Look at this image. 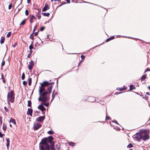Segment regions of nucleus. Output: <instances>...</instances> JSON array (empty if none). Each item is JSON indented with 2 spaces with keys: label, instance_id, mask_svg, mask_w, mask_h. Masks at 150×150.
<instances>
[{
  "label": "nucleus",
  "instance_id": "obj_24",
  "mask_svg": "<svg viewBox=\"0 0 150 150\" xmlns=\"http://www.w3.org/2000/svg\"><path fill=\"white\" fill-rule=\"evenodd\" d=\"M68 144L70 146H74L75 145V143L72 142H69Z\"/></svg>",
  "mask_w": 150,
  "mask_h": 150
},
{
  "label": "nucleus",
  "instance_id": "obj_41",
  "mask_svg": "<svg viewBox=\"0 0 150 150\" xmlns=\"http://www.w3.org/2000/svg\"><path fill=\"white\" fill-rule=\"evenodd\" d=\"M112 40V38H109L107 39L106 40V41L108 42L110 41V40Z\"/></svg>",
  "mask_w": 150,
  "mask_h": 150
},
{
  "label": "nucleus",
  "instance_id": "obj_58",
  "mask_svg": "<svg viewBox=\"0 0 150 150\" xmlns=\"http://www.w3.org/2000/svg\"><path fill=\"white\" fill-rule=\"evenodd\" d=\"M110 38H112V40L114 38V37L113 36H112V37H110Z\"/></svg>",
  "mask_w": 150,
  "mask_h": 150
},
{
  "label": "nucleus",
  "instance_id": "obj_52",
  "mask_svg": "<svg viewBox=\"0 0 150 150\" xmlns=\"http://www.w3.org/2000/svg\"><path fill=\"white\" fill-rule=\"evenodd\" d=\"M67 1V3H70V0H66Z\"/></svg>",
  "mask_w": 150,
  "mask_h": 150
},
{
  "label": "nucleus",
  "instance_id": "obj_14",
  "mask_svg": "<svg viewBox=\"0 0 150 150\" xmlns=\"http://www.w3.org/2000/svg\"><path fill=\"white\" fill-rule=\"evenodd\" d=\"M49 84H51V83H49L48 81H45L41 84V85L43 86H48Z\"/></svg>",
  "mask_w": 150,
  "mask_h": 150
},
{
  "label": "nucleus",
  "instance_id": "obj_35",
  "mask_svg": "<svg viewBox=\"0 0 150 150\" xmlns=\"http://www.w3.org/2000/svg\"><path fill=\"white\" fill-rule=\"evenodd\" d=\"M5 64V61H4L3 60L1 63V66H4V64Z\"/></svg>",
  "mask_w": 150,
  "mask_h": 150
},
{
  "label": "nucleus",
  "instance_id": "obj_6",
  "mask_svg": "<svg viewBox=\"0 0 150 150\" xmlns=\"http://www.w3.org/2000/svg\"><path fill=\"white\" fill-rule=\"evenodd\" d=\"M41 126V125L40 124L38 123H35L33 125V129L34 130H37Z\"/></svg>",
  "mask_w": 150,
  "mask_h": 150
},
{
  "label": "nucleus",
  "instance_id": "obj_50",
  "mask_svg": "<svg viewBox=\"0 0 150 150\" xmlns=\"http://www.w3.org/2000/svg\"><path fill=\"white\" fill-rule=\"evenodd\" d=\"M110 118L109 117V116H108V117L106 116V120H109V119H110Z\"/></svg>",
  "mask_w": 150,
  "mask_h": 150
},
{
  "label": "nucleus",
  "instance_id": "obj_46",
  "mask_svg": "<svg viewBox=\"0 0 150 150\" xmlns=\"http://www.w3.org/2000/svg\"><path fill=\"white\" fill-rule=\"evenodd\" d=\"M56 147L58 149H60V146H59V145H56Z\"/></svg>",
  "mask_w": 150,
  "mask_h": 150
},
{
  "label": "nucleus",
  "instance_id": "obj_37",
  "mask_svg": "<svg viewBox=\"0 0 150 150\" xmlns=\"http://www.w3.org/2000/svg\"><path fill=\"white\" fill-rule=\"evenodd\" d=\"M12 6V4H11L9 5L8 6V9H11V8Z\"/></svg>",
  "mask_w": 150,
  "mask_h": 150
},
{
  "label": "nucleus",
  "instance_id": "obj_7",
  "mask_svg": "<svg viewBox=\"0 0 150 150\" xmlns=\"http://www.w3.org/2000/svg\"><path fill=\"white\" fill-rule=\"evenodd\" d=\"M29 63L30 64L28 66V69L31 70L32 69V67L34 65V62L32 60H31Z\"/></svg>",
  "mask_w": 150,
  "mask_h": 150
},
{
  "label": "nucleus",
  "instance_id": "obj_9",
  "mask_svg": "<svg viewBox=\"0 0 150 150\" xmlns=\"http://www.w3.org/2000/svg\"><path fill=\"white\" fill-rule=\"evenodd\" d=\"M45 91V87L41 85V86L40 87L39 90V93H41L44 92Z\"/></svg>",
  "mask_w": 150,
  "mask_h": 150
},
{
  "label": "nucleus",
  "instance_id": "obj_42",
  "mask_svg": "<svg viewBox=\"0 0 150 150\" xmlns=\"http://www.w3.org/2000/svg\"><path fill=\"white\" fill-rule=\"evenodd\" d=\"M45 28L44 27H42L40 28V31H42Z\"/></svg>",
  "mask_w": 150,
  "mask_h": 150
},
{
  "label": "nucleus",
  "instance_id": "obj_18",
  "mask_svg": "<svg viewBox=\"0 0 150 150\" xmlns=\"http://www.w3.org/2000/svg\"><path fill=\"white\" fill-rule=\"evenodd\" d=\"M5 38L4 37H2L1 39V44H2L4 43L5 40Z\"/></svg>",
  "mask_w": 150,
  "mask_h": 150
},
{
  "label": "nucleus",
  "instance_id": "obj_63",
  "mask_svg": "<svg viewBox=\"0 0 150 150\" xmlns=\"http://www.w3.org/2000/svg\"><path fill=\"white\" fill-rule=\"evenodd\" d=\"M52 1H59V0H51Z\"/></svg>",
  "mask_w": 150,
  "mask_h": 150
},
{
  "label": "nucleus",
  "instance_id": "obj_30",
  "mask_svg": "<svg viewBox=\"0 0 150 150\" xmlns=\"http://www.w3.org/2000/svg\"><path fill=\"white\" fill-rule=\"evenodd\" d=\"M11 32H9L6 35L7 37L8 38V37H10L11 35Z\"/></svg>",
  "mask_w": 150,
  "mask_h": 150
},
{
  "label": "nucleus",
  "instance_id": "obj_64",
  "mask_svg": "<svg viewBox=\"0 0 150 150\" xmlns=\"http://www.w3.org/2000/svg\"><path fill=\"white\" fill-rule=\"evenodd\" d=\"M11 127H12V125L11 124H10V125H9Z\"/></svg>",
  "mask_w": 150,
  "mask_h": 150
},
{
  "label": "nucleus",
  "instance_id": "obj_57",
  "mask_svg": "<svg viewBox=\"0 0 150 150\" xmlns=\"http://www.w3.org/2000/svg\"><path fill=\"white\" fill-rule=\"evenodd\" d=\"M29 52H30V54H31L32 53V51L31 50H30Z\"/></svg>",
  "mask_w": 150,
  "mask_h": 150
},
{
  "label": "nucleus",
  "instance_id": "obj_17",
  "mask_svg": "<svg viewBox=\"0 0 150 150\" xmlns=\"http://www.w3.org/2000/svg\"><path fill=\"white\" fill-rule=\"evenodd\" d=\"M35 18V17L34 16L32 15L31 16L30 18V22L31 23H32L33 22V20Z\"/></svg>",
  "mask_w": 150,
  "mask_h": 150
},
{
  "label": "nucleus",
  "instance_id": "obj_34",
  "mask_svg": "<svg viewBox=\"0 0 150 150\" xmlns=\"http://www.w3.org/2000/svg\"><path fill=\"white\" fill-rule=\"evenodd\" d=\"M29 12L26 9L25 11V14L26 16H28V15Z\"/></svg>",
  "mask_w": 150,
  "mask_h": 150
},
{
  "label": "nucleus",
  "instance_id": "obj_12",
  "mask_svg": "<svg viewBox=\"0 0 150 150\" xmlns=\"http://www.w3.org/2000/svg\"><path fill=\"white\" fill-rule=\"evenodd\" d=\"M50 144H51V145L50 146V149H51V150H55V148L54 147V143L52 142Z\"/></svg>",
  "mask_w": 150,
  "mask_h": 150
},
{
  "label": "nucleus",
  "instance_id": "obj_5",
  "mask_svg": "<svg viewBox=\"0 0 150 150\" xmlns=\"http://www.w3.org/2000/svg\"><path fill=\"white\" fill-rule=\"evenodd\" d=\"M134 138L137 140L138 141H139L140 139H142L141 133H137L134 135Z\"/></svg>",
  "mask_w": 150,
  "mask_h": 150
},
{
  "label": "nucleus",
  "instance_id": "obj_10",
  "mask_svg": "<svg viewBox=\"0 0 150 150\" xmlns=\"http://www.w3.org/2000/svg\"><path fill=\"white\" fill-rule=\"evenodd\" d=\"M42 105V103L41 105H39L38 107V108L42 111L45 110V108Z\"/></svg>",
  "mask_w": 150,
  "mask_h": 150
},
{
  "label": "nucleus",
  "instance_id": "obj_56",
  "mask_svg": "<svg viewBox=\"0 0 150 150\" xmlns=\"http://www.w3.org/2000/svg\"><path fill=\"white\" fill-rule=\"evenodd\" d=\"M4 135V134H2L1 133V137L3 136Z\"/></svg>",
  "mask_w": 150,
  "mask_h": 150
},
{
  "label": "nucleus",
  "instance_id": "obj_28",
  "mask_svg": "<svg viewBox=\"0 0 150 150\" xmlns=\"http://www.w3.org/2000/svg\"><path fill=\"white\" fill-rule=\"evenodd\" d=\"M146 77V75H144L142 76L141 78V80H144Z\"/></svg>",
  "mask_w": 150,
  "mask_h": 150
},
{
  "label": "nucleus",
  "instance_id": "obj_33",
  "mask_svg": "<svg viewBox=\"0 0 150 150\" xmlns=\"http://www.w3.org/2000/svg\"><path fill=\"white\" fill-rule=\"evenodd\" d=\"M48 134H53V132L51 130H50L48 132H47Z\"/></svg>",
  "mask_w": 150,
  "mask_h": 150
},
{
  "label": "nucleus",
  "instance_id": "obj_11",
  "mask_svg": "<svg viewBox=\"0 0 150 150\" xmlns=\"http://www.w3.org/2000/svg\"><path fill=\"white\" fill-rule=\"evenodd\" d=\"M50 8L48 5L47 4H46L45 5V6L42 9V11H45L47 10Z\"/></svg>",
  "mask_w": 150,
  "mask_h": 150
},
{
  "label": "nucleus",
  "instance_id": "obj_8",
  "mask_svg": "<svg viewBox=\"0 0 150 150\" xmlns=\"http://www.w3.org/2000/svg\"><path fill=\"white\" fill-rule=\"evenodd\" d=\"M45 118V116H40L37 118L36 119V120L37 121L41 122L44 120Z\"/></svg>",
  "mask_w": 150,
  "mask_h": 150
},
{
  "label": "nucleus",
  "instance_id": "obj_2",
  "mask_svg": "<svg viewBox=\"0 0 150 150\" xmlns=\"http://www.w3.org/2000/svg\"><path fill=\"white\" fill-rule=\"evenodd\" d=\"M49 94L47 92H44L39 93L40 97L38 98V100L42 102H46L48 100L47 95Z\"/></svg>",
  "mask_w": 150,
  "mask_h": 150
},
{
  "label": "nucleus",
  "instance_id": "obj_27",
  "mask_svg": "<svg viewBox=\"0 0 150 150\" xmlns=\"http://www.w3.org/2000/svg\"><path fill=\"white\" fill-rule=\"evenodd\" d=\"M25 23V20H23L21 22L20 25H23Z\"/></svg>",
  "mask_w": 150,
  "mask_h": 150
},
{
  "label": "nucleus",
  "instance_id": "obj_45",
  "mask_svg": "<svg viewBox=\"0 0 150 150\" xmlns=\"http://www.w3.org/2000/svg\"><path fill=\"white\" fill-rule=\"evenodd\" d=\"M6 140L7 141V143H9L10 141L9 139L8 138H6Z\"/></svg>",
  "mask_w": 150,
  "mask_h": 150
},
{
  "label": "nucleus",
  "instance_id": "obj_29",
  "mask_svg": "<svg viewBox=\"0 0 150 150\" xmlns=\"http://www.w3.org/2000/svg\"><path fill=\"white\" fill-rule=\"evenodd\" d=\"M33 45L32 43L31 45H30V46L29 47V48L30 50H31L32 49H33Z\"/></svg>",
  "mask_w": 150,
  "mask_h": 150
},
{
  "label": "nucleus",
  "instance_id": "obj_61",
  "mask_svg": "<svg viewBox=\"0 0 150 150\" xmlns=\"http://www.w3.org/2000/svg\"><path fill=\"white\" fill-rule=\"evenodd\" d=\"M16 46V45H13L12 47H15Z\"/></svg>",
  "mask_w": 150,
  "mask_h": 150
},
{
  "label": "nucleus",
  "instance_id": "obj_16",
  "mask_svg": "<svg viewBox=\"0 0 150 150\" xmlns=\"http://www.w3.org/2000/svg\"><path fill=\"white\" fill-rule=\"evenodd\" d=\"M9 122H12L13 124L15 125L16 124V122L15 120L12 118H11V119L10 120Z\"/></svg>",
  "mask_w": 150,
  "mask_h": 150
},
{
  "label": "nucleus",
  "instance_id": "obj_40",
  "mask_svg": "<svg viewBox=\"0 0 150 150\" xmlns=\"http://www.w3.org/2000/svg\"><path fill=\"white\" fill-rule=\"evenodd\" d=\"M42 105H44L46 106H48L49 105V104L48 103H42Z\"/></svg>",
  "mask_w": 150,
  "mask_h": 150
},
{
  "label": "nucleus",
  "instance_id": "obj_25",
  "mask_svg": "<svg viewBox=\"0 0 150 150\" xmlns=\"http://www.w3.org/2000/svg\"><path fill=\"white\" fill-rule=\"evenodd\" d=\"M135 88L134 86L133 85H131L130 86V88L131 90H132Z\"/></svg>",
  "mask_w": 150,
  "mask_h": 150
},
{
  "label": "nucleus",
  "instance_id": "obj_31",
  "mask_svg": "<svg viewBox=\"0 0 150 150\" xmlns=\"http://www.w3.org/2000/svg\"><path fill=\"white\" fill-rule=\"evenodd\" d=\"M22 80H23L25 79V74L24 73H23L22 74Z\"/></svg>",
  "mask_w": 150,
  "mask_h": 150
},
{
  "label": "nucleus",
  "instance_id": "obj_55",
  "mask_svg": "<svg viewBox=\"0 0 150 150\" xmlns=\"http://www.w3.org/2000/svg\"><path fill=\"white\" fill-rule=\"evenodd\" d=\"M30 0H27V3L28 4L30 3Z\"/></svg>",
  "mask_w": 150,
  "mask_h": 150
},
{
  "label": "nucleus",
  "instance_id": "obj_19",
  "mask_svg": "<svg viewBox=\"0 0 150 150\" xmlns=\"http://www.w3.org/2000/svg\"><path fill=\"white\" fill-rule=\"evenodd\" d=\"M52 89V86H48L47 88V89L49 91V93H51V90Z\"/></svg>",
  "mask_w": 150,
  "mask_h": 150
},
{
  "label": "nucleus",
  "instance_id": "obj_32",
  "mask_svg": "<svg viewBox=\"0 0 150 150\" xmlns=\"http://www.w3.org/2000/svg\"><path fill=\"white\" fill-rule=\"evenodd\" d=\"M133 146L132 144H129L127 146V147L128 148H131Z\"/></svg>",
  "mask_w": 150,
  "mask_h": 150
},
{
  "label": "nucleus",
  "instance_id": "obj_51",
  "mask_svg": "<svg viewBox=\"0 0 150 150\" xmlns=\"http://www.w3.org/2000/svg\"><path fill=\"white\" fill-rule=\"evenodd\" d=\"M52 99L51 100V101L53 100V99L54 98V96H53V94L52 95Z\"/></svg>",
  "mask_w": 150,
  "mask_h": 150
},
{
  "label": "nucleus",
  "instance_id": "obj_22",
  "mask_svg": "<svg viewBox=\"0 0 150 150\" xmlns=\"http://www.w3.org/2000/svg\"><path fill=\"white\" fill-rule=\"evenodd\" d=\"M28 106L31 107V102L30 100H28Z\"/></svg>",
  "mask_w": 150,
  "mask_h": 150
},
{
  "label": "nucleus",
  "instance_id": "obj_39",
  "mask_svg": "<svg viewBox=\"0 0 150 150\" xmlns=\"http://www.w3.org/2000/svg\"><path fill=\"white\" fill-rule=\"evenodd\" d=\"M4 108L6 112H8V110L6 107H5Z\"/></svg>",
  "mask_w": 150,
  "mask_h": 150
},
{
  "label": "nucleus",
  "instance_id": "obj_1",
  "mask_svg": "<svg viewBox=\"0 0 150 150\" xmlns=\"http://www.w3.org/2000/svg\"><path fill=\"white\" fill-rule=\"evenodd\" d=\"M53 139V137L50 136L42 139L39 144L40 150H50L49 144L51 143Z\"/></svg>",
  "mask_w": 150,
  "mask_h": 150
},
{
  "label": "nucleus",
  "instance_id": "obj_44",
  "mask_svg": "<svg viewBox=\"0 0 150 150\" xmlns=\"http://www.w3.org/2000/svg\"><path fill=\"white\" fill-rule=\"evenodd\" d=\"M30 38L32 40H33L34 39V37L33 35H31L30 36Z\"/></svg>",
  "mask_w": 150,
  "mask_h": 150
},
{
  "label": "nucleus",
  "instance_id": "obj_43",
  "mask_svg": "<svg viewBox=\"0 0 150 150\" xmlns=\"http://www.w3.org/2000/svg\"><path fill=\"white\" fill-rule=\"evenodd\" d=\"M37 16L38 17V19H40L41 17V16L38 14H37Z\"/></svg>",
  "mask_w": 150,
  "mask_h": 150
},
{
  "label": "nucleus",
  "instance_id": "obj_54",
  "mask_svg": "<svg viewBox=\"0 0 150 150\" xmlns=\"http://www.w3.org/2000/svg\"><path fill=\"white\" fill-rule=\"evenodd\" d=\"M7 47L6 46L5 47V52H6L7 51Z\"/></svg>",
  "mask_w": 150,
  "mask_h": 150
},
{
  "label": "nucleus",
  "instance_id": "obj_47",
  "mask_svg": "<svg viewBox=\"0 0 150 150\" xmlns=\"http://www.w3.org/2000/svg\"><path fill=\"white\" fill-rule=\"evenodd\" d=\"M38 32H35L34 33V35L35 36H36L37 35H38Z\"/></svg>",
  "mask_w": 150,
  "mask_h": 150
},
{
  "label": "nucleus",
  "instance_id": "obj_3",
  "mask_svg": "<svg viewBox=\"0 0 150 150\" xmlns=\"http://www.w3.org/2000/svg\"><path fill=\"white\" fill-rule=\"evenodd\" d=\"M14 95L15 94L12 91L8 93L7 100L9 104H10V102L11 103H13L14 102L15 98Z\"/></svg>",
  "mask_w": 150,
  "mask_h": 150
},
{
  "label": "nucleus",
  "instance_id": "obj_13",
  "mask_svg": "<svg viewBox=\"0 0 150 150\" xmlns=\"http://www.w3.org/2000/svg\"><path fill=\"white\" fill-rule=\"evenodd\" d=\"M33 110L31 108H28V111L27 112V115H30L32 116V114Z\"/></svg>",
  "mask_w": 150,
  "mask_h": 150
},
{
  "label": "nucleus",
  "instance_id": "obj_26",
  "mask_svg": "<svg viewBox=\"0 0 150 150\" xmlns=\"http://www.w3.org/2000/svg\"><path fill=\"white\" fill-rule=\"evenodd\" d=\"M117 89L118 90H119L120 91H121L124 90H125V88H117Z\"/></svg>",
  "mask_w": 150,
  "mask_h": 150
},
{
  "label": "nucleus",
  "instance_id": "obj_20",
  "mask_svg": "<svg viewBox=\"0 0 150 150\" xmlns=\"http://www.w3.org/2000/svg\"><path fill=\"white\" fill-rule=\"evenodd\" d=\"M50 15V13H43V15L44 16H49Z\"/></svg>",
  "mask_w": 150,
  "mask_h": 150
},
{
  "label": "nucleus",
  "instance_id": "obj_23",
  "mask_svg": "<svg viewBox=\"0 0 150 150\" xmlns=\"http://www.w3.org/2000/svg\"><path fill=\"white\" fill-rule=\"evenodd\" d=\"M32 79L31 78H30L28 80V85L30 86L31 84Z\"/></svg>",
  "mask_w": 150,
  "mask_h": 150
},
{
  "label": "nucleus",
  "instance_id": "obj_62",
  "mask_svg": "<svg viewBox=\"0 0 150 150\" xmlns=\"http://www.w3.org/2000/svg\"><path fill=\"white\" fill-rule=\"evenodd\" d=\"M148 88L149 90H150V86L148 87Z\"/></svg>",
  "mask_w": 150,
  "mask_h": 150
},
{
  "label": "nucleus",
  "instance_id": "obj_48",
  "mask_svg": "<svg viewBox=\"0 0 150 150\" xmlns=\"http://www.w3.org/2000/svg\"><path fill=\"white\" fill-rule=\"evenodd\" d=\"M6 146L8 149V147L9 146V143H7L6 144Z\"/></svg>",
  "mask_w": 150,
  "mask_h": 150
},
{
  "label": "nucleus",
  "instance_id": "obj_59",
  "mask_svg": "<svg viewBox=\"0 0 150 150\" xmlns=\"http://www.w3.org/2000/svg\"><path fill=\"white\" fill-rule=\"evenodd\" d=\"M146 94L148 95H149V92H147V93H146Z\"/></svg>",
  "mask_w": 150,
  "mask_h": 150
},
{
  "label": "nucleus",
  "instance_id": "obj_21",
  "mask_svg": "<svg viewBox=\"0 0 150 150\" xmlns=\"http://www.w3.org/2000/svg\"><path fill=\"white\" fill-rule=\"evenodd\" d=\"M1 79H2L3 82L4 83H5L6 82V81L4 79V77L3 74H2L1 75Z\"/></svg>",
  "mask_w": 150,
  "mask_h": 150
},
{
  "label": "nucleus",
  "instance_id": "obj_60",
  "mask_svg": "<svg viewBox=\"0 0 150 150\" xmlns=\"http://www.w3.org/2000/svg\"><path fill=\"white\" fill-rule=\"evenodd\" d=\"M35 27L34 28V29L33 30V32H34V31H35Z\"/></svg>",
  "mask_w": 150,
  "mask_h": 150
},
{
  "label": "nucleus",
  "instance_id": "obj_4",
  "mask_svg": "<svg viewBox=\"0 0 150 150\" xmlns=\"http://www.w3.org/2000/svg\"><path fill=\"white\" fill-rule=\"evenodd\" d=\"M142 139L145 141L149 138L148 134L146 132L141 133Z\"/></svg>",
  "mask_w": 150,
  "mask_h": 150
},
{
  "label": "nucleus",
  "instance_id": "obj_38",
  "mask_svg": "<svg viewBox=\"0 0 150 150\" xmlns=\"http://www.w3.org/2000/svg\"><path fill=\"white\" fill-rule=\"evenodd\" d=\"M3 129L4 131H5L6 129V126L4 125L3 126Z\"/></svg>",
  "mask_w": 150,
  "mask_h": 150
},
{
  "label": "nucleus",
  "instance_id": "obj_49",
  "mask_svg": "<svg viewBox=\"0 0 150 150\" xmlns=\"http://www.w3.org/2000/svg\"><path fill=\"white\" fill-rule=\"evenodd\" d=\"M81 57L82 59H84V57H85L84 55H81Z\"/></svg>",
  "mask_w": 150,
  "mask_h": 150
},
{
  "label": "nucleus",
  "instance_id": "obj_36",
  "mask_svg": "<svg viewBox=\"0 0 150 150\" xmlns=\"http://www.w3.org/2000/svg\"><path fill=\"white\" fill-rule=\"evenodd\" d=\"M27 82L26 81H23V84L24 86H25V85L27 84Z\"/></svg>",
  "mask_w": 150,
  "mask_h": 150
},
{
  "label": "nucleus",
  "instance_id": "obj_15",
  "mask_svg": "<svg viewBox=\"0 0 150 150\" xmlns=\"http://www.w3.org/2000/svg\"><path fill=\"white\" fill-rule=\"evenodd\" d=\"M88 100L90 102H93L95 101V98L93 97H90L88 98Z\"/></svg>",
  "mask_w": 150,
  "mask_h": 150
},
{
  "label": "nucleus",
  "instance_id": "obj_53",
  "mask_svg": "<svg viewBox=\"0 0 150 150\" xmlns=\"http://www.w3.org/2000/svg\"><path fill=\"white\" fill-rule=\"evenodd\" d=\"M31 54H29L28 55V56H27V57H28V58L29 57H30V55H31Z\"/></svg>",
  "mask_w": 150,
  "mask_h": 150
}]
</instances>
